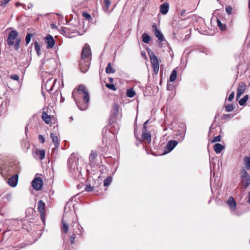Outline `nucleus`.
I'll use <instances>...</instances> for the list:
<instances>
[{
    "label": "nucleus",
    "mask_w": 250,
    "mask_h": 250,
    "mask_svg": "<svg viewBox=\"0 0 250 250\" xmlns=\"http://www.w3.org/2000/svg\"><path fill=\"white\" fill-rule=\"evenodd\" d=\"M119 114V107L117 104H114L112 109V117L116 118Z\"/></svg>",
    "instance_id": "obj_16"
},
{
    "label": "nucleus",
    "mask_w": 250,
    "mask_h": 250,
    "mask_svg": "<svg viewBox=\"0 0 250 250\" xmlns=\"http://www.w3.org/2000/svg\"><path fill=\"white\" fill-rule=\"evenodd\" d=\"M249 99V95H246L243 98H242L239 101V104L240 105L242 106L245 104L247 101Z\"/></svg>",
    "instance_id": "obj_31"
},
{
    "label": "nucleus",
    "mask_w": 250,
    "mask_h": 250,
    "mask_svg": "<svg viewBox=\"0 0 250 250\" xmlns=\"http://www.w3.org/2000/svg\"><path fill=\"white\" fill-rule=\"evenodd\" d=\"M18 174L17 173V177H16V178H17V184L18 183Z\"/></svg>",
    "instance_id": "obj_58"
},
{
    "label": "nucleus",
    "mask_w": 250,
    "mask_h": 250,
    "mask_svg": "<svg viewBox=\"0 0 250 250\" xmlns=\"http://www.w3.org/2000/svg\"><path fill=\"white\" fill-rule=\"evenodd\" d=\"M105 71L107 74L114 73L115 72V70L111 66V62L108 63L105 68Z\"/></svg>",
    "instance_id": "obj_25"
},
{
    "label": "nucleus",
    "mask_w": 250,
    "mask_h": 250,
    "mask_svg": "<svg viewBox=\"0 0 250 250\" xmlns=\"http://www.w3.org/2000/svg\"><path fill=\"white\" fill-rule=\"evenodd\" d=\"M247 202L249 204H250V191L249 192L248 194V200L247 201Z\"/></svg>",
    "instance_id": "obj_51"
},
{
    "label": "nucleus",
    "mask_w": 250,
    "mask_h": 250,
    "mask_svg": "<svg viewBox=\"0 0 250 250\" xmlns=\"http://www.w3.org/2000/svg\"><path fill=\"white\" fill-rule=\"evenodd\" d=\"M152 27L155 36L158 38L159 41L160 42L163 41L164 40L163 35L161 32L157 29L156 24H153Z\"/></svg>",
    "instance_id": "obj_13"
},
{
    "label": "nucleus",
    "mask_w": 250,
    "mask_h": 250,
    "mask_svg": "<svg viewBox=\"0 0 250 250\" xmlns=\"http://www.w3.org/2000/svg\"><path fill=\"white\" fill-rule=\"evenodd\" d=\"M126 95L128 97L132 98L135 96V92L133 90V89L130 88L127 90Z\"/></svg>",
    "instance_id": "obj_30"
},
{
    "label": "nucleus",
    "mask_w": 250,
    "mask_h": 250,
    "mask_svg": "<svg viewBox=\"0 0 250 250\" xmlns=\"http://www.w3.org/2000/svg\"><path fill=\"white\" fill-rule=\"evenodd\" d=\"M234 97V93L233 92H232V93H231L229 95V98H228V100H229V101H232V100L233 99Z\"/></svg>",
    "instance_id": "obj_47"
},
{
    "label": "nucleus",
    "mask_w": 250,
    "mask_h": 250,
    "mask_svg": "<svg viewBox=\"0 0 250 250\" xmlns=\"http://www.w3.org/2000/svg\"><path fill=\"white\" fill-rule=\"evenodd\" d=\"M105 7L106 10H108L110 5L111 2L110 0H104Z\"/></svg>",
    "instance_id": "obj_41"
},
{
    "label": "nucleus",
    "mask_w": 250,
    "mask_h": 250,
    "mask_svg": "<svg viewBox=\"0 0 250 250\" xmlns=\"http://www.w3.org/2000/svg\"><path fill=\"white\" fill-rule=\"evenodd\" d=\"M249 8H250V0H249Z\"/></svg>",
    "instance_id": "obj_61"
},
{
    "label": "nucleus",
    "mask_w": 250,
    "mask_h": 250,
    "mask_svg": "<svg viewBox=\"0 0 250 250\" xmlns=\"http://www.w3.org/2000/svg\"><path fill=\"white\" fill-rule=\"evenodd\" d=\"M177 78V71L174 69L172 71L169 77L170 82H174Z\"/></svg>",
    "instance_id": "obj_29"
},
{
    "label": "nucleus",
    "mask_w": 250,
    "mask_h": 250,
    "mask_svg": "<svg viewBox=\"0 0 250 250\" xmlns=\"http://www.w3.org/2000/svg\"><path fill=\"white\" fill-rule=\"evenodd\" d=\"M38 139L40 142L42 143H43L45 141L44 138L42 135H39L38 136Z\"/></svg>",
    "instance_id": "obj_45"
},
{
    "label": "nucleus",
    "mask_w": 250,
    "mask_h": 250,
    "mask_svg": "<svg viewBox=\"0 0 250 250\" xmlns=\"http://www.w3.org/2000/svg\"><path fill=\"white\" fill-rule=\"evenodd\" d=\"M42 96L44 97V99H45V94H44V92L42 91Z\"/></svg>",
    "instance_id": "obj_56"
},
{
    "label": "nucleus",
    "mask_w": 250,
    "mask_h": 250,
    "mask_svg": "<svg viewBox=\"0 0 250 250\" xmlns=\"http://www.w3.org/2000/svg\"><path fill=\"white\" fill-rule=\"evenodd\" d=\"M246 89V85L243 83H240L237 88L236 100H238L241 96L244 93Z\"/></svg>",
    "instance_id": "obj_12"
},
{
    "label": "nucleus",
    "mask_w": 250,
    "mask_h": 250,
    "mask_svg": "<svg viewBox=\"0 0 250 250\" xmlns=\"http://www.w3.org/2000/svg\"><path fill=\"white\" fill-rule=\"evenodd\" d=\"M185 13H186V10H182L180 11V13H179V16L181 18H182V17H185Z\"/></svg>",
    "instance_id": "obj_46"
},
{
    "label": "nucleus",
    "mask_w": 250,
    "mask_h": 250,
    "mask_svg": "<svg viewBox=\"0 0 250 250\" xmlns=\"http://www.w3.org/2000/svg\"><path fill=\"white\" fill-rule=\"evenodd\" d=\"M7 198L9 199L10 198H11V195L10 194H8L7 195Z\"/></svg>",
    "instance_id": "obj_57"
},
{
    "label": "nucleus",
    "mask_w": 250,
    "mask_h": 250,
    "mask_svg": "<svg viewBox=\"0 0 250 250\" xmlns=\"http://www.w3.org/2000/svg\"><path fill=\"white\" fill-rule=\"evenodd\" d=\"M64 100V98H62H62H61V102H63Z\"/></svg>",
    "instance_id": "obj_60"
},
{
    "label": "nucleus",
    "mask_w": 250,
    "mask_h": 250,
    "mask_svg": "<svg viewBox=\"0 0 250 250\" xmlns=\"http://www.w3.org/2000/svg\"><path fill=\"white\" fill-rule=\"evenodd\" d=\"M232 8L231 6H228L226 8V11L230 15L232 13Z\"/></svg>",
    "instance_id": "obj_43"
},
{
    "label": "nucleus",
    "mask_w": 250,
    "mask_h": 250,
    "mask_svg": "<svg viewBox=\"0 0 250 250\" xmlns=\"http://www.w3.org/2000/svg\"><path fill=\"white\" fill-rule=\"evenodd\" d=\"M148 54L151 61L152 67L153 69V72L155 74L158 73L159 69V62L157 56L152 52H148Z\"/></svg>",
    "instance_id": "obj_3"
},
{
    "label": "nucleus",
    "mask_w": 250,
    "mask_h": 250,
    "mask_svg": "<svg viewBox=\"0 0 250 250\" xmlns=\"http://www.w3.org/2000/svg\"><path fill=\"white\" fill-rule=\"evenodd\" d=\"M9 78H10V79H11L12 80H16V74L11 75L9 76Z\"/></svg>",
    "instance_id": "obj_50"
},
{
    "label": "nucleus",
    "mask_w": 250,
    "mask_h": 250,
    "mask_svg": "<svg viewBox=\"0 0 250 250\" xmlns=\"http://www.w3.org/2000/svg\"><path fill=\"white\" fill-rule=\"evenodd\" d=\"M38 209L41 214H43L44 213L45 204L42 200H40L38 202Z\"/></svg>",
    "instance_id": "obj_19"
},
{
    "label": "nucleus",
    "mask_w": 250,
    "mask_h": 250,
    "mask_svg": "<svg viewBox=\"0 0 250 250\" xmlns=\"http://www.w3.org/2000/svg\"><path fill=\"white\" fill-rule=\"evenodd\" d=\"M177 144L178 142L177 141L170 140L167 144V148L168 149L169 152L171 151L174 149Z\"/></svg>",
    "instance_id": "obj_15"
},
{
    "label": "nucleus",
    "mask_w": 250,
    "mask_h": 250,
    "mask_svg": "<svg viewBox=\"0 0 250 250\" xmlns=\"http://www.w3.org/2000/svg\"><path fill=\"white\" fill-rule=\"evenodd\" d=\"M56 81V79H53L52 78H49L47 80L44 84V87L47 91H50L52 90Z\"/></svg>",
    "instance_id": "obj_11"
},
{
    "label": "nucleus",
    "mask_w": 250,
    "mask_h": 250,
    "mask_svg": "<svg viewBox=\"0 0 250 250\" xmlns=\"http://www.w3.org/2000/svg\"><path fill=\"white\" fill-rule=\"evenodd\" d=\"M33 188L36 190H40L43 186V181L41 177H36L32 182Z\"/></svg>",
    "instance_id": "obj_6"
},
{
    "label": "nucleus",
    "mask_w": 250,
    "mask_h": 250,
    "mask_svg": "<svg viewBox=\"0 0 250 250\" xmlns=\"http://www.w3.org/2000/svg\"><path fill=\"white\" fill-rule=\"evenodd\" d=\"M109 81L110 83H112L113 82V79L112 78H109Z\"/></svg>",
    "instance_id": "obj_54"
},
{
    "label": "nucleus",
    "mask_w": 250,
    "mask_h": 250,
    "mask_svg": "<svg viewBox=\"0 0 250 250\" xmlns=\"http://www.w3.org/2000/svg\"><path fill=\"white\" fill-rule=\"evenodd\" d=\"M233 109L234 107L232 104H228L225 106V110L227 112H231Z\"/></svg>",
    "instance_id": "obj_36"
},
{
    "label": "nucleus",
    "mask_w": 250,
    "mask_h": 250,
    "mask_svg": "<svg viewBox=\"0 0 250 250\" xmlns=\"http://www.w3.org/2000/svg\"><path fill=\"white\" fill-rule=\"evenodd\" d=\"M146 130H143L142 135V138L146 139L148 143H150L151 141V134L150 132H146Z\"/></svg>",
    "instance_id": "obj_20"
},
{
    "label": "nucleus",
    "mask_w": 250,
    "mask_h": 250,
    "mask_svg": "<svg viewBox=\"0 0 250 250\" xmlns=\"http://www.w3.org/2000/svg\"><path fill=\"white\" fill-rule=\"evenodd\" d=\"M74 227H76V228L73 229L72 232L75 233L76 235H79L81 236L83 234V228L79 224H77L76 222H72L70 225V227L74 228Z\"/></svg>",
    "instance_id": "obj_8"
},
{
    "label": "nucleus",
    "mask_w": 250,
    "mask_h": 250,
    "mask_svg": "<svg viewBox=\"0 0 250 250\" xmlns=\"http://www.w3.org/2000/svg\"><path fill=\"white\" fill-rule=\"evenodd\" d=\"M70 241L71 244H74L75 243L76 235L75 233L72 232V234L70 236Z\"/></svg>",
    "instance_id": "obj_37"
},
{
    "label": "nucleus",
    "mask_w": 250,
    "mask_h": 250,
    "mask_svg": "<svg viewBox=\"0 0 250 250\" xmlns=\"http://www.w3.org/2000/svg\"><path fill=\"white\" fill-rule=\"evenodd\" d=\"M213 148L215 152L217 154L221 153L222 150L224 149V146L221 144L217 143L214 145Z\"/></svg>",
    "instance_id": "obj_22"
},
{
    "label": "nucleus",
    "mask_w": 250,
    "mask_h": 250,
    "mask_svg": "<svg viewBox=\"0 0 250 250\" xmlns=\"http://www.w3.org/2000/svg\"><path fill=\"white\" fill-rule=\"evenodd\" d=\"M241 180V186L242 188L246 189L250 185V176L246 169H242L240 171Z\"/></svg>",
    "instance_id": "obj_2"
},
{
    "label": "nucleus",
    "mask_w": 250,
    "mask_h": 250,
    "mask_svg": "<svg viewBox=\"0 0 250 250\" xmlns=\"http://www.w3.org/2000/svg\"><path fill=\"white\" fill-rule=\"evenodd\" d=\"M83 17L85 18L87 20H92V17L90 14L86 12H84L82 14Z\"/></svg>",
    "instance_id": "obj_39"
},
{
    "label": "nucleus",
    "mask_w": 250,
    "mask_h": 250,
    "mask_svg": "<svg viewBox=\"0 0 250 250\" xmlns=\"http://www.w3.org/2000/svg\"><path fill=\"white\" fill-rule=\"evenodd\" d=\"M93 188L90 185H87L85 187V190L88 192H90L93 190Z\"/></svg>",
    "instance_id": "obj_42"
},
{
    "label": "nucleus",
    "mask_w": 250,
    "mask_h": 250,
    "mask_svg": "<svg viewBox=\"0 0 250 250\" xmlns=\"http://www.w3.org/2000/svg\"><path fill=\"white\" fill-rule=\"evenodd\" d=\"M149 122V120H147L146 122H145L143 125V130H146V125Z\"/></svg>",
    "instance_id": "obj_48"
},
{
    "label": "nucleus",
    "mask_w": 250,
    "mask_h": 250,
    "mask_svg": "<svg viewBox=\"0 0 250 250\" xmlns=\"http://www.w3.org/2000/svg\"><path fill=\"white\" fill-rule=\"evenodd\" d=\"M32 36V34L31 33H28L25 37V42L26 44H28L30 41H31V38Z\"/></svg>",
    "instance_id": "obj_38"
},
{
    "label": "nucleus",
    "mask_w": 250,
    "mask_h": 250,
    "mask_svg": "<svg viewBox=\"0 0 250 250\" xmlns=\"http://www.w3.org/2000/svg\"><path fill=\"white\" fill-rule=\"evenodd\" d=\"M227 203L229 205V207H230L231 210H235L236 207V204L232 196L230 197L229 198L227 201Z\"/></svg>",
    "instance_id": "obj_17"
},
{
    "label": "nucleus",
    "mask_w": 250,
    "mask_h": 250,
    "mask_svg": "<svg viewBox=\"0 0 250 250\" xmlns=\"http://www.w3.org/2000/svg\"><path fill=\"white\" fill-rule=\"evenodd\" d=\"M45 42L47 44V48H52L55 44V40L52 36L48 35L45 38Z\"/></svg>",
    "instance_id": "obj_14"
},
{
    "label": "nucleus",
    "mask_w": 250,
    "mask_h": 250,
    "mask_svg": "<svg viewBox=\"0 0 250 250\" xmlns=\"http://www.w3.org/2000/svg\"><path fill=\"white\" fill-rule=\"evenodd\" d=\"M42 119L46 123L48 124L50 121V117L45 112H43L42 113Z\"/></svg>",
    "instance_id": "obj_26"
},
{
    "label": "nucleus",
    "mask_w": 250,
    "mask_h": 250,
    "mask_svg": "<svg viewBox=\"0 0 250 250\" xmlns=\"http://www.w3.org/2000/svg\"><path fill=\"white\" fill-rule=\"evenodd\" d=\"M71 158H70L68 160V166L69 167H72L73 166L72 164L71 165Z\"/></svg>",
    "instance_id": "obj_49"
},
{
    "label": "nucleus",
    "mask_w": 250,
    "mask_h": 250,
    "mask_svg": "<svg viewBox=\"0 0 250 250\" xmlns=\"http://www.w3.org/2000/svg\"><path fill=\"white\" fill-rule=\"evenodd\" d=\"M143 42L146 43H148L150 41L151 38L146 33H144L142 35Z\"/></svg>",
    "instance_id": "obj_27"
},
{
    "label": "nucleus",
    "mask_w": 250,
    "mask_h": 250,
    "mask_svg": "<svg viewBox=\"0 0 250 250\" xmlns=\"http://www.w3.org/2000/svg\"><path fill=\"white\" fill-rule=\"evenodd\" d=\"M217 22L218 26L219 27L221 30L224 31L226 29V25L225 24L222 23L221 21L220 20H217Z\"/></svg>",
    "instance_id": "obj_34"
},
{
    "label": "nucleus",
    "mask_w": 250,
    "mask_h": 250,
    "mask_svg": "<svg viewBox=\"0 0 250 250\" xmlns=\"http://www.w3.org/2000/svg\"><path fill=\"white\" fill-rule=\"evenodd\" d=\"M66 214L63 215L62 220V227L61 228L62 232L64 233L65 234L68 233L69 225L68 220L66 219Z\"/></svg>",
    "instance_id": "obj_7"
},
{
    "label": "nucleus",
    "mask_w": 250,
    "mask_h": 250,
    "mask_svg": "<svg viewBox=\"0 0 250 250\" xmlns=\"http://www.w3.org/2000/svg\"><path fill=\"white\" fill-rule=\"evenodd\" d=\"M7 183L9 186L12 187H16V174L13 175L10 177L7 181Z\"/></svg>",
    "instance_id": "obj_23"
},
{
    "label": "nucleus",
    "mask_w": 250,
    "mask_h": 250,
    "mask_svg": "<svg viewBox=\"0 0 250 250\" xmlns=\"http://www.w3.org/2000/svg\"><path fill=\"white\" fill-rule=\"evenodd\" d=\"M112 182V178L111 177H108L104 180V185L105 187L109 186Z\"/></svg>",
    "instance_id": "obj_33"
},
{
    "label": "nucleus",
    "mask_w": 250,
    "mask_h": 250,
    "mask_svg": "<svg viewBox=\"0 0 250 250\" xmlns=\"http://www.w3.org/2000/svg\"><path fill=\"white\" fill-rule=\"evenodd\" d=\"M50 137L52 140L53 142L54 143L56 147H58L60 145V140L58 137L53 133H51Z\"/></svg>",
    "instance_id": "obj_21"
},
{
    "label": "nucleus",
    "mask_w": 250,
    "mask_h": 250,
    "mask_svg": "<svg viewBox=\"0 0 250 250\" xmlns=\"http://www.w3.org/2000/svg\"><path fill=\"white\" fill-rule=\"evenodd\" d=\"M221 141V137L220 135L214 137V138L211 141V143H214L215 142H219Z\"/></svg>",
    "instance_id": "obj_40"
},
{
    "label": "nucleus",
    "mask_w": 250,
    "mask_h": 250,
    "mask_svg": "<svg viewBox=\"0 0 250 250\" xmlns=\"http://www.w3.org/2000/svg\"><path fill=\"white\" fill-rule=\"evenodd\" d=\"M16 41V30H12L8 35L7 42L9 46L14 45Z\"/></svg>",
    "instance_id": "obj_9"
},
{
    "label": "nucleus",
    "mask_w": 250,
    "mask_h": 250,
    "mask_svg": "<svg viewBox=\"0 0 250 250\" xmlns=\"http://www.w3.org/2000/svg\"><path fill=\"white\" fill-rule=\"evenodd\" d=\"M229 116V115L227 114V115H224V116L225 117L228 118V116Z\"/></svg>",
    "instance_id": "obj_63"
},
{
    "label": "nucleus",
    "mask_w": 250,
    "mask_h": 250,
    "mask_svg": "<svg viewBox=\"0 0 250 250\" xmlns=\"http://www.w3.org/2000/svg\"><path fill=\"white\" fill-rule=\"evenodd\" d=\"M32 7H33V5L31 3H29L28 5L27 8H28V9H30V8H32Z\"/></svg>",
    "instance_id": "obj_53"
},
{
    "label": "nucleus",
    "mask_w": 250,
    "mask_h": 250,
    "mask_svg": "<svg viewBox=\"0 0 250 250\" xmlns=\"http://www.w3.org/2000/svg\"><path fill=\"white\" fill-rule=\"evenodd\" d=\"M98 153L96 150H92L89 156V164L92 167H94L97 163Z\"/></svg>",
    "instance_id": "obj_5"
},
{
    "label": "nucleus",
    "mask_w": 250,
    "mask_h": 250,
    "mask_svg": "<svg viewBox=\"0 0 250 250\" xmlns=\"http://www.w3.org/2000/svg\"><path fill=\"white\" fill-rule=\"evenodd\" d=\"M91 50L87 44H85L81 55V62L82 63L84 62L85 60H90Z\"/></svg>",
    "instance_id": "obj_4"
},
{
    "label": "nucleus",
    "mask_w": 250,
    "mask_h": 250,
    "mask_svg": "<svg viewBox=\"0 0 250 250\" xmlns=\"http://www.w3.org/2000/svg\"><path fill=\"white\" fill-rule=\"evenodd\" d=\"M36 154L39 157L41 160H42L45 157V152L44 150H38L36 151Z\"/></svg>",
    "instance_id": "obj_28"
},
{
    "label": "nucleus",
    "mask_w": 250,
    "mask_h": 250,
    "mask_svg": "<svg viewBox=\"0 0 250 250\" xmlns=\"http://www.w3.org/2000/svg\"><path fill=\"white\" fill-rule=\"evenodd\" d=\"M229 116V115L227 114V115H224V116L225 117L228 118V116Z\"/></svg>",
    "instance_id": "obj_62"
},
{
    "label": "nucleus",
    "mask_w": 250,
    "mask_h": 250,
    "mask_svg": "<svg viewBox=\"0 0 250 250\" xmlns=\"http://www.w3.org/2000/svg\"><path fill=\"white\" fill-rule=\"evenodd\" d=\"M34 47L38 55H40L41 46L37 42H34Z\"/></svg>",
    "instance_id": "obj_32"
},
{
    "label": "nucleus",
    "mask_w": 250,
    "mask_h": 250,
    "mask_svg": "<svg viewBox=\"0 0 250 250\" xmlns=\"http://www.w3.org/2000/svg\"><path fill=\"white\" fill-rule=\"evenodd\" d=\"M20 40H18L17 39V42H16V43H17V49L18 48V46H19V44L20 43Z\"/></svg>",
    "instance_id": "obj_52"
},
{
    "label": "nucleus",
    "mask_w": 250,
    "mask_h": 250,
    "mask_svg": "<svg viewBox=\"0 0 250 250\" xmlns=\"http://www.w3.org/2000/svg\"><path fill=\"white\" fill-rule=\"evenodd\" d=\"M19 77L18 75H17V81L19 82Z\"/></svg>",
    "instance_id": "obj_59"
},
{
    "label": "nucleus",
    "mask_w": 250,
    "mask_h": 250,
    "mask_svg": "<svg viewBox=\"0 0 250 250\" xmlns=\"http://www.w3.org/2000/svg\"><path fill=\"white\" fill-rule=\"evenodd\" d=\"M169 9V5L167 3L165 2L160 6V12L164 15L166 14Z\"/></svg>",
    "instance_id": "obj_18"
},
{
    "label": "nucleus",
    "mask_w": 250,
    "mask_h": 250,
    "mask_svg": "<svg viewBox=\"0 0 250 250\" xmlns=\"http://www.w3.org/2000/svg\"><path fill=\"white\" fill-rule=\"evenodd\" d=\"M105 86L109 89L115 91L116 90V88L115 86L112 83H106Z\"/></svg>",
    "instance_id": "obj_35"
},
{
    "label": "nucleus",
    "mask_w": 250,
    "mask_h": 250,
    "mask_svg": "<svg viewBox=\"0 0 250 250\" xmlns=\"http://www.w3.org/2000/svg\"><path fill=\"white\" fill-rule=\"evenodd\" d=\"M72 97L78 107L81 110H85L87 108L89 101V96L84 85L81 84L79 86L76 95H75V91H73Z\"/></svg>",
    "instance_id": "obj_1"
},
{
    "label": "nucleus",
    "mask_w": 250,
    "mask_h": 250,
    "mask_svg": "<svg viewBox=\"0 0 250 250\" xmlns=\"http://www.w3.org/2000/svg\"><path fill=\"white\" fill-rule=\"evenodd\" d=\"M84 62L82 63L81 62V59L80 60L79 62V67L80 69H81V71L83 73H85L87 71L88 69H89V67L90 65V61L88 60H85Z\"/></svg>",
    "instance_id": "obj_10"
},
{
    "label": "nucleus",
    "mask_w": 250,
    "mask_h": 250,
    "mask_svg": "<svg viewBox=\"0 0 250 250\" xmlns=\"http://www.w3.org/2000/svg\"><path fill=\"white\" fill-rule=\"evenodd\" d=\"M52 28H56V25H52Z\"/></svg>",
    "instance_id": "obj_64"
},
{
    "label": "nucleus",
    "mask_w": 250,
    "mask_h": 250,
    "mask_svg": "<svg viewBox=\"0 0 250 250\" xmlns=\"http://www.w3.org/2000/svg\"><path fill=\"white\" fill-rule=\"evenodd\" d=\"M10 0H1L0 5L2 6H4L6 5Z\"/></svg>",
    "instance_id": "obj_44"
},
{
    "label": "nucleus",
    "mask_w": 250,
    "mask_h": 250,
    "mask_svg": "<svg viewBox=\"0 0 250 250\" xmlns=\"http://www.w3.org/2000/svg\"><path fill=\"white\" fill-rule=\"evenodd\" d=\"M244 164L247 170H250V156H245L244 158Z\"/></svg>",
    "instance_id": "obj_24"
},
{
    "label": "nucleus",
    "mask_w": 250,
    "mask_h": 250,
    "mask_svg": "<svg viewBox=\"0 0 250 250\" xmlns=\"http://www.w3.org/2000/svg\"><path fill=\"white\" fill-rule=\"evenodd\" d=\"M61 32L62 33H63V34L65 32L64 29H63L62 28H61Z\"/></svg>",
    "instance_id": "obj_55"
}]
</instances>
